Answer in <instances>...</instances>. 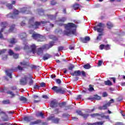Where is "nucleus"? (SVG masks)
Wrapping results in <instances>:
<instances>
[{"mask_svg":"<svg viewBox=\"0 0 125 125\" xmlns=\"http://www.w3.org/2000/svg\"><path fill=\"white\" fill-rule=\"evenodd\" d=\"M60 27L64 26L65 30L63 31V35L70 37L71 35H75L76 34V29H77V24L73 22H68L66 24L60 23L58 24Z\"/></svg>","mask_w":125,"mask_h":125,"instance_id":"f257e3e1","label":"nucleus"},{"mask_svg":"<svg viewBox=\"0 0 125 125\" xmlns=\"http://www.w3.org/2000/svg\"><path fill=\"white\" fill-rule=\"evenodd\" d=\"M49 23V21H36L35 22V18L31 17L28 21V27L29 28H34V29H39L40 26L42 24L43 26H44L45 24Z\"/></svg>","mask_w":125,"mask_h":125,"instance_id":"f03ea898","label":"nucleus"},{"mask_svg":"<svg viewBox=\"0 0 125 125\" xmlns=\"http://www.w3.org/2000/svg\"><path fill=\"white\" fill-rule=\"evenodd\" d=\"M70 74L72 77H80V76H81L82 75L84 78L86 77V74L83 70L82 71H81V70H75L74 72H70Z\"/></svg>","mask_w":125,"mask_h":125,"instance_id":"7ed1b4c3","label":"nucleus"},{"mask_svg":"<svg viewBox=\"0 0 125 125\" xmlns=\"http://www.w3.org/2000/svg\"><path fill=\"white\" fill-rule=\"evenodd\" d=\"M32 37L34 40H36L37 42H43L44 40H45L44 36H42L41 34H37L35 32H34Z\"/></svg>","mask_w":125,"mask_h":125,"instance_id":"20e7f679","label":"nucleus"},{"mask_svg":"<svg viewBox=\"0 0 125 125\" xmlns=\"http://www.w3.org/2000/svg\"><path fill=\"white\" fill-rule=\"evenodd\" d=\"M52 89L53 90L54 92H56V93H60L61 94H64L67 91L66 89L62 87L58 88V86H54L52 88Z\"/></svg>","mask_w":125,"mask_h":125,"instance_id":"39448f33","label":"nucleus"},{"mask_svg":"<svg viewBox=\"0 0 125 125\" xmlns=\"http://www.w3.org/2000/svg\"><path fill=\"white\" fill-rule=\"evenodd\" d=\"M104 27H105V24L102 23H99L97 25L96 28L95 27V30L99 33V34H103V35H104Z\"/></svg>","mask_w":125,"mask_h":125,"instance_id":"423d86ee","label":"nucleus"},{"mask_svg":"<svg viewBox=\"0 0 125 125\" xmlns=\"http://www.w3.org/2000/svg\"><path fill=\"white\" fill-rule=\"evenodd\" d=\"M47 121H52L54 124L58 125L60 123V118H55V116H50L47 118Z\"/></svg>","mask_w":125,"mask_h":125,"instance_id":"0eeeda50","label":"nucleus"},{"mask_svg":"<svg viewBox=\"0 0 125 125\" xmlns=\"http://www.w3.org/2000/svg\"><path fill=\"white\" fill-rule=\"evenodd\" d=\"M0 25L2 27V28L0 30V39H2L3 36L1 33H2L4 29L7 27V22L6 21H3L0 23Z\"/></svg>","mask_w":125,"mask_h":125,"instance_id":"6e6552de","label":"nucleus"},{"mask_svg":"<svg viewBox=\"0 0 125 125\" xmlns=\"http://www.w3.org/2000/svg\"><path fill=\"white\" fill-rule=\"evenodd\" d=\"M112 103H114V100L111 99L110 101H109L106 104H104L103 106L99 107V109L100 110H106L109 106L112 104Z\"/></svg>","mask_w":125,"mask_h":125,"instance_id":"1a4fd4ad","label":"nucleus"},{"mask_svg":"<svg viewBox=\"0 0 125 125\" xmlns=\"http://www.w3.org/2000/svg\"><path fill=\"white\" fill-rule=\"evenodd\" d=\"M20 12H21V13H26V14H32L30 8L26 7L21 8L20 9Z\"/></svg>","mask_w":125,"mask_h":125,"instance_id":"9d476101","label":"nucleus"},{"mask_svg":"<svg viewBox=\"0 0 125 125\" xmlns=\"http://www.w3.org/2000/svg\"><path fill=\"white\" fill-rule=\"evenodd\" d=\"M54 45V42H51L49 44H44L42 47V49H43V50H44L45 49L46 50H48L49 48H51L52 46Z\"/></svg>","mask_w":125,"mask_h":125,"instance_id":"9b49d317","label":"nucleus"},{"mask_svg":"<svg viewBox=\"0 0 125 125\" xmlns=\"http://www.w3.org/2000/svg\"><path fill=\"white\" fill-rule=\"evenodd\" d=\"M76 113H77V114L78 115H79V116H81V117H83V119H84L85 120H86L87 119V117H88V116H89V115L86 114H83V111H82V110L78 109L76 111Z\"/></svg>","mask_w":125,"mask_h":125,"instance_id":"f8f14e48","label":"nucleus"},{"mask_svg":"<svg viewBox=\"0 0 125 125\" xmlns=\"http://www.w3.org/2000/svg\"><path fill=\"white\" fill-rule=\"evenodd\" d=\"M94 117H95L97 119H99V120H101V119H106V120H110L109 118V116H104V114H99L98 113H96L94 114Z\"/></svg>","mask_w":125,"mask_h":125,"instance_id":"ddd939ff","label":"nucleus"},{"mask_svg":"<svg viewBox=\"0 0 125 125\" xmlns=\"http://www.w3.org/2000/svg\"><path fill=\"white\" fill-rule=\"evenodd\" d=\"M28 76L25 75L24 78H22L20 80V84L21 85H26L28 83Z\"/></svg>","mask_w":125,"mask_h":125,"instance_id":"4468645a","label":"nucleus"},{"mask_svg":"<svg viewBox=\"0 0 125 125\" xmlns=\"http://www.w3.org/2000/svg\"><path fill=\"white\" fill-rule=\"evenodd\" d=\"M58 106V102L55 100L51 101L50 103V106L51 108H56Z\"/></svg>","mask_w":125,"mask_h":125,"instance_id":"2eb2a0df","label":"nucleus"},{"mask_svg":"<svg viewBox=\"0 0 125 125\" xmlns=\"http://www.w3.org/2000/svg\"><path fill=\"white\" fill-rule=\"evenodd\" d=\"M80 41L83 43H86V42L90 41V38L89 36H86L85 38H81Z\"/></svg>","mask_w":125,"mask_h":125,"instance_id":"dca6fc26","label":"nucleus"},{"mask_svg":"<svg viewBox=\"0 0 125 125\" xmlns=\"http://www.w3.org/2000/svg\"><path fill=\"white\" fill-rule=\"evenodd\" d=\"M16 3V1H12V3H7L6 5V7H7L8 8V9H13V5H15Z\"/></svg>","mask_w":125,"mask_h":125,"instance_id":"f3484780","label":"nucleus"},{"mask_svg":"<svg viewBox=\"0 0 125 125\" xmlns=\"http://www.w3.org/2000/svg\"><path fill=\"white\" fill-rule=\"evenodd\" d=\"M33 79V76L31 74H29L28 76V80H29L28 84L29 85H33L34 84V80Z\"/></svg>","mask_w":125,"mask_h":125,"instance_id":"a211bd4d","label":"nucleus"},{"mask_svg":"<svg viewBox=\"0 0 125 125\" xmlns=\"http://www.w3.org/2000/svg\"><path fill=\"white\" fill-rule=\"evenodd\" d=\"M19 37L21 40H26L27 38V34H26L25 32L21 33L19 34Z\"/></svg>","mask_w":125,"mask_h":125,"instance_id":"6ab92c4d","label":"nucleus"},{"mask_svg":"<svg viewBox=\"0 0 125 125\" xmlns=\"http://www.w3.org/2000/svg\"><path fill=\"white\" fill-rule=\"evenodd\" d=\"M34 119L32 116H24L23 118V121L26 122V123H29L31 121H33Z\"/></svg>","mask_w":125,"mask_h":125,"instance_id":"aec40b11","label":"nucleus"},{"mask_svg":"<svg viewBox=\"0 0 125 125\" xmlns=\"http://www.w3.org/2000/svg\"><path fill=\"white\" fill-rule=\"evenodd\" d=\"M40 124H42V120L39 119L35 121L30 122V125H40Z\"/></svg>","mask_w":125,"mask_h":125,"instance_id":"412c9836","label":"nucleus"},{"mask_svg":"<svg viewBox=\"0 0 125 125\" xmlns=\"http://www.w3.org/2000/svg\"><path fill=\"white\" fill-rule=\"evenodd\" d=\"M37 54L38 55H42L43 54V49L42 47L38 48Z\"/></svg>","mask_w":125,"mask_h":125,"instance_id":"4be33fe9","label":"nucleus"},{"mask_svg":"<svg viewBox=\"0 0 125 125\" xmlns=\"http://www.w3.org/2000/svg\"><path fill=\"white\" fill-rule=\"evenodd\" d=\"M36 116L37 117H41L42 119H44V114L42 112H38L36 113Z\"/></svg>","mask_w":125,"mask_h":125,"instance_id":"5701e85b","label":"nucleus"},{"mask_svg":"<svg viewBox=\"0 0 125 125\" xmlns=\"http://www.w3.org/2000/svg\"><path fill=\"white\" fill-rule=\"evenodd\" d=\"M32 52L36 53V49H37V46L35 44H33L30 46Z\"/></svg>","mask_w":125,"mask_h":125,"instance_id":"b1692460","label":"nucleus"},{"mask_svg":"<svg viewBox=\"0 0 125 125\" xmlns=\"http://www.w3.org/2000/svg\"><path fill=\"white\" fill-rule=\"evenodd\" d=\"M17 42V40H16V39L13 38L10 39V41H9V43L11 44H15Z\"/></svg>","mask_w":125,"mask_h":125,"instance_id":"393cba45","label":"nucleus"},{"mask_svg":"<svg viewBox=\"0 0 125 125\" xmlns=\"http://www.w3.org/2000/svg\"><path fill=\"white\" fill-rule=\"evenodd\" d=\"M20 65H21V66H23V68H26V67H28V66H29L28 62L24 61L21 62Z\"/></svg>","mask_w":125,"mask_h":125,"instance_id":"a878e982","label":"nucleus"},{"mask_svg":"<svg viewBox=\"0 0 125 125\" xmlns=\"http://www.w3.org/2000/svg\"><path fill=\"white\" fill-rule=\"evenodd\" d=\"M51 57V56L50 55H49V54H45L42 59H43V60H44V61H45V60H47V59H49V58H50Z\"/></svg>","mask_w":125,"mask_h":125,"instance_id":"bb28decb","label":"nucleus"},{"mask_svg":"<svg viewBox=\"0 0 125 125\" xmlns=\"http://www.w3.org/2000/svg\"><path fill=\"white\" fill-rule=\"evenodd\" d=\"M7 18H11V19H15V17L12 13H9L6 15Z\"/></svg>","mask_w":125,"mask_h":125,"instance_id":"cd10ccee","label":"nucleus"},{"mask_svg":"<svg viewBox=\"0 0 125 125\" xmlns=\"http://www.w3.org/2000/svg\"><path fill=\"white\" fill-rule=\"evenodd\" d=\"M7 94H9L11 95V98H13L16 95L14 93L12 92V91L8 90L6 92Z\"/></svg>","mask_w":125,"mask_h":125,"instance_id":"c85d7f7f","label":"nucleus"},{"mask_svg":"<svg viewBox=\"0 0 125 125\" xmlns=\"http://www.w3.org/2000/svg\"><path fill=\"white\" fill-rule=\"evenodd\" d=\"M14 29H15V24H12L10 26V28L8 30V33H12L13 31H14Z\"/></svg>","mask_w":125,"mask_h":125,"instance_id":"c756f323","label":"nucleus"},{"mask_svg":"<svg viewBox=\"0 0 125 125\" xmlns=\"http://www.w3.org/2000/svg\"><path fill=\"white\" fill-rule=\"evenodd\" d=\"M81 7V5L78 4V3H75L73 5V7L75 10H77V9H79Z\"/></svg>","mask_w":125,"mask_h":125,"instance_id":"7c9ffc66","label":"nucleus"},{"mask_svg":"<svg viewBox=\"0 0 125 125\" xmlns=\"http://www.w3.org/2000/svg\"><path fill=\"white\" fill-rule=\"evenodd\" d=\"M66 21H67V18L66 17L61 18L58 20V22H61L62 23H64V22H66Z\"/></svg>","mask_w":125,"mask_h":125,"instance_id":"2f4dec72","label":"nucleus"},{"mask_svg":"<svg viewBox=\"0 0 125 125\" xmlns=\"http://www.w3.org/2000/svg\"><path fill=\"white\" fill-rule=\"evenodd\" d=\"M20 13V12L18 11V10L15 9H14L13 14L14 15L15 18H16V15H18Z\"/></svg>","mask_w":125,"mask_h":125,"instance_id":"473e14b6","label":"nucleus"},{"mask_svg":"<svg viewBox=\"0 0 125 125\" xmlns=\"http://www.w3.org/2000/svg\"><path fill=\"white\" fill-rule=\"evenodd\" d=\"M83 67L86 70H88V69H90V68H91V65H90L89 63H86L83 66Z\"/></svg>","mask_w":125,"mask_h":125,"instance_id":"72a5a7b5","label":"nucleus"},{"mask_svg":"<svg viewBox=\"0 0 125 125\" xmlns=\"http://www.w3.org/2000/svg\"><path fill=\"white\" fill-rule=\"evenodd\" d=\"M87 90L89 91V92H92V91L94 90V88L93 87V85L91 84H89V88H88Z\"/></svg>","mask_w":125,"mask_h":125,"instance_id":"f704fd0d","label":"nucleus"},{"mask_svg":"<svg viewBox=\"0 0 125 125\" xmlns=\"http://www.w3.org/2000/svg\"><path fill=\"white\" fill-rule=\"evenodd\" d=\"M20 101H22L23 103H26V101H28L27 100V98H26L25 97L21 96L20 98Z\"/></svg>","mask_w":125,"mask_h":125,"instance_id":"c9c22d12","label":"nucleus"},{"mask_svg":"<svg viewBox=\"0 0 125 125\" xmlns=\"http://www.w3.org/2000/svg\"><path fill=\"white\" fill-rule=\"evenodd\" d=\"M38 10L40 15H43L44 14V10H42V9H39Z\"/></svg>","mask_w":125,"mask_h":125,"instance_id":"e433bc0d","label":"nucleus"},{"mask_svg":"<svg viewBox=\"0 0 125 125\" xmlns=\"http://www.w3.org/2000/svg\"><path fill=\"white\" fill-rule=\"evenodd\" d=\"M106 25L108 29H111L113 27V24L110 21L107 22Z\"/></svg>","mask_w":125,"mask_h":125,"instance_id":"4c0bfd02","label":"nucleus"},{"mask_svg":"<svg viewBox=\"0 0 125 125\" xmlns=\"http://www.w3.org/2000/svg\"><path fill=\"white\" fill-rule=\"evenodd\" d=\"M104 83L105 85H112V83L109 80L104 81Z\"/></svg>","mask_w":125,"mask_h":125,"instance_id":"58836bf2","label":"nucleus"},{"mask_svg":"<svg viewBox=\"0 0 125 125\" xmlns=\"http://www.w3.org/2000/svg\"><path fill=\"white\" fill-rule=\"evenodd\" d=\"M66 105V102H62V103H58V106H60V107H62L63 106H65Z\"/></svg>","mask_w":125,"mask_h":125,"instance_id":"ea45409f","label":"nucleus"},{"mask_svg":"<svg viewBox=\"0 0 125 125\" xmlns=\"http://www.w3.org/2000/svg\"><path fill=\"white\" fill-rule=\"evenodd\" d=\"M104 35L103 34H99V36L97 37V41H100L102 39V36Z\"/></svg>","mask_w":125,"mask_h":125,"instance_id":"a19ab883","label":"nucleus"},{"mask_svg":"<svg viewBox=\"0 0 125 125\" xmlns=\"http://www.w3.org/2000/svg\"><path fill=\"white\" fill-rule=\"evenodd\" d=\"M104 124V121L98 122L94 123V125H102Z\"/></svg>","mask_w":125,"mask_h":125,"instance_id":"79ce46f5","label":"nucleus"},{"mask_svg":"<svg viewBox=\"0 0 125 125\" xmlns=\"http://www.w3.org/2000/svg\"><path fill=\"white\" fill-rule=\"evenodd\" d=\"M57 3V2H56V0H52L50 1V4L51 5H55Z\"/></svg>","mask_w":125,"mask_h":125,"instance_id":"37998d69","label":"nucleus"},{"mask_svg":"<svg viewBox=\"0 0 125 125\" xmlns=\"http://www.w3.org/2000/svg\"><path fill=\"white\" fill-rule=\"evenodd\" d=\"M75 68V65L74 64H71L69 67H68V70H70V71H73V69Z\"/></svg>","mask_w":125,"mask_h":125,"instance_id":"c03bdc74","label":"nucleus"},{"mask_svg":"<svg viewBox=\"0 0 125 125\" xmlns=\"http://www.w3.org/2000/svg\"><path fill=\"white\" fill-rule=\"evenodd\" d=\"M87 100H91V101H93L94 100V96H90L88 98L86 99Z\"/></svg>","mask_w":125,"mask_h":125,"instance_id":"a18cd8bd","label":"nucleus"},{"mask_svg":"<svg viewBox=\"0 0 125 125\" xmlns=\"http://www.w3.org/2000/svg\"><path fill=\"white\" fill-rule=\"evenodd\" d=\"M3 104H10V101H9V100H4L2 101Z\"/></svg>","mask_w":125,"mask_h":125,"instance_id":"49530a36","label":"nucleus"},{"mask_svg":"<svg viewBox=\"0 0 125 125\" xmlns=\"http://www.w3.org/2000/svg\"><path fill=\"white\" fill-rule=\"evenodd\" d=\"M94 99H96V100H100V99H101V97L97 95H95Z\"/></svg>","mask_w":125,"mask_h":125,"instance_id":"de8ad7c7","label":"nucleus"},{"mask_svg":"<svg viewBox=\"0 0 125 125\" xmlns=\"http://www.w3.org/2000/svg\"><path fill=\"white\" fill-rule=\"evenodd\" d=\"M6 73H7V76H8V77L10 79H12V75L11 73H8V70H6Z\"/></svg>","mask_w":125,"mask_h":125,"instance_id":"09e8293b","label":"nucleus"},{"mask_svg":"<svg viewBox=\"0 0 125 125\" xmlns=\"http://www.w3.org/2000/svg\"><path fill=\"white\" fill-rule=\"evenodd\" d=\"M31 67V69H35V70L38 69V68H40V66H37L35 65H32Z\"/></svg>","mask_w":125,"mask_h":125,"instance_id":"8fccbe9b","label":"nucleus"},{"mask_svg":"<svg viewBox=\"0 0 125 125\" xmlns=\"http://www.w3.org/2000/svg\"><path fill=\"white\" fill-rule=\"evenodd\" d=\"M13 56L15 59H18V57H19V54L14 53V55H13Z\"/></svg>","mask_w":125,"mask_h":125,"instance_id":"3c124183","label":"nucleus"},{"mask_svg":"<svg viewBox=\"0 0 125 125\" xmlns=\"http://www.w3.org/2000/svg\"><path fill=\"white\" fill-rule=\"evenodd\" d=\"M64 50V46H61L58 47V51H62V50Z\"/></svg>","mask_w":125,"mask_h":125,"instance_id":"603ef678","label":"nucleus"},{"mask_svg":"<svg viewBox=\"0 0 125 125\" xmlns=\"http://www.w3.org/2000/svg\"><path fill=\"white\" fill-rule=\"evenodd\" d=\"M6 52V49H5L0 50V55H1V54H3L4 53H5Z\"/></svg>","mask_w":125,"mask_h":125,"instance_id":"864d4df0","label":"nucleus"},{"mask_svg":"<svg viewBox=\"0 0 125 125\" xmlns=\"http://www.w3.org/2000/svg\"><path fill=\"white\" fill-rule=\"evenodd\" d=\"M40 87H41L40 86H39V85H37V84L34 85V86H33L34 89H39Z\"/></svg>","mask_w":125,"mask_h":125,"instance_id":"5fc2aeb1","label":"nucleus"},{"mask_svg":"<svg viewBox=\"0 0 125 125\" xmlns=\"http://www.w3.org/2000/svg\"><path fill=\"white\" fill-rule=\"evenodd\" d=\"M56 82L58 83V84H61V80L59 79H56Z\"/></svg>","mask_w":125,"mask_h":125,"instance_id":"6e6d98bb","label":"nucleus"},{"mask_svg":"<svg viewBox=\"0 0 125 125\" xmlns=\"http://www.w3.org/2000/svg\"><path fill=\"white\" fill-rule=\"evenodd\" d=\"M40 87H45V83L42 82L40 83Z\"/></svg>","mask_w":125,"mask_h":125,"instance_id":"4d7b16f0","label":"nucleus"},{"mask_svg":"<svg viewBox=\"0 0 125 125\" xmlns=\"http://www.w3.org/2000/svg\"><path fill=\"white\" fill-rule=\"evenodd\" d=\"M11 90H16L17 89V87L16 86H12L10 87Z\"/></svg>","mask_w":125,"mask_h":125,"instance_id":"13d9d810","label":"nucleus"},{"mask_svg":"<svg viewBox=\"0 0 125 125\" xmlns=\"http://www.w3.org/2000/svg\"><path fill=\"white\" fill-rule=\"evenodd\" d=\"M15 50H16V51H19L20 50H21V47L20 46L16 47L15 48Z\"/></svg>","mask_w":125,"mask_h":125,"instance_id":"bf43d9fd","label":"nucleus"},{"mask_svg":"<svg viewBox=\"0 0 125 125\" xmlns=\"http://www.w3.org/2000/svg\"><path fill=\"white\" fill-rule=\"evenodd\" d=\"M107 96H108L107 92H104L103 93V97H107Z\"/></svg>","mask_w":125,"mask_h":125,"instance_id":"052dcab7","label":"nucleus"},{"mask_svg":"<svg viewBox=\"0 0 125 125\" xmlns=\"http://www.w3.org/2000/svg\"><path fill=\"white\" fill-rule=\"evenodd\" d=\"M14 53H15L13 52V51H12V50H9V54L10 55H14Z\"/></svg>","mask_w":125,"mask_h":125,"instance_id":"680f3d73","label":"nucleus"},{"mask_svg":"<svg viewBox=\"0 0 125 125\" xmlns=\"http://www.w3.org/2000/svg\"><path fill=\"white\" fill-rule=\"evenodd\" d=\"M104 49H106V50H109L110 49V46L109 45H106L104 47Z\"/></svg>","mask_w":125,"mask_h":125,"instance_id":"e2e57ef3","label":"nucleus"},{"mask_svg":"<svg viewBox=\"0 0 125 125\" xmlns=\"http://www.w3.org/2000/svg\"><path fill=\"white\" fill-rule=\"evenodd\" d=\"M82 99V95H79L76 98V100H79Z\"/></svg>","mask_w":125,"mask_h":125,"instance_id":"0e129e2a","label":"nucleus"},{"mask_svg":"<svg viewBox=\"0 0 125 125\" xmlns=\"http://www.w3.org/2000/svg\"><path fill=\"white\" fill-rule=\"evenodd\" d=\"M17 69H18V70L20 71H22L23 70V67H21L20 65H18Z\"/></svg>","mask_w":125,"mask_h":125,"instance_id":"69168bd1","label":"nucleus"},{"mask_svg":"<svg viewBox=\"0 0 125 125\" xmlns=\"http://www.w3.org/2000/svg\"><path fill=\"white\" fill-rule=\"evenodd\" d=\"M103 48H104V49H105V45H104V44H101V45L100 46V49L102 50V49H103Z\"/></svg>","mask_w":125,"mask_h":125,"instance_id":"338daca9","label":"nucleus"},{"mask_svg":"<svg viewBox=\"0 0 125 125\" xmlns=\"http://www.w3.org/2000/svg\"><path fill=\"white\" fill-rule=\"evenodd\" d=\"M0 125H9V124L8 123H3L0 124Z\"/></svg>","mask_w":125,"mask_h":125,"instance_id":"774afa93","label":"nucleus"}]
</instances>
